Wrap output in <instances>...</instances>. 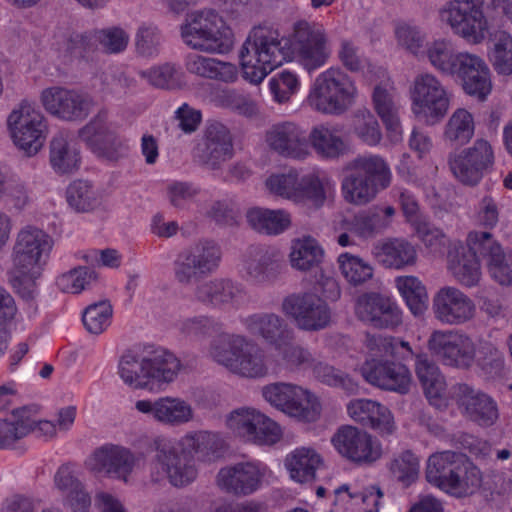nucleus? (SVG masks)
<instances>
[{
	"instance_id": "nucleus-21",
	"label": "nucleus",
	"mask_w": 512,
	"mask_h": 512,
	"mask_svg": "<svg viewBox=\"0 0 512 512\" xmlns=\"http://www.w3.org/2000/svg\"><path fill=\"white\" fill-rule=\"evenodd\" d=\"M86 467L96 473L129 483L140 470V458L128 449L105 446L96 450L87 460Z\"/></svg>"
},
{
	"instance_id": "nucleus-6",
	"label": "nucleus",
	"mask_w": 512,
	"mask_h": 512,
	"mask_svg": "<svg viewBox=\"0 0 512 512\" xmlns=\"http://www.w3.org/2000/svg\"><path fill=\"white\" fill-rule=\"evenodd\" d=\"M340 296L341 287L337 279L321 269L313 289L287 295L282 301L281 310L297 328L318 331L328 327L332 320L327 302H335Z\"/></svg>"
},
{
	"instance_id": "nucleus-17",
	"label": "nucleus",
	"mask_w": 512,
	"mask_h": 512,
	"mask_svg": "<svg viewBox=\"0 0 512 512\" xmlns=\"http://www.w3.org/2000/svg\"><path fill=\"white\" fill-rule=\"evenodd\" d=\"M335 451L346 460L369 465L382 456V445L369 432L353 425H343L331 437Z\"/></svg>"
},
{
	"instance_id": "nucleus-7",
	"label": "nucleus",
	"mask_w": 512,
	"mask_h": 512,
	"mask_svg": "<svg viewBox=\"0 0 512 512\" xmlns=\"http://www.w3.org/2000/svg\"><path fill=\"white\" fill-rule=\"evenodd\" d=\"M209 357L230 373L249 379L264 378L279 370L277 355L254 347L246 337L223 335L213 341Z\"/></svg>"
},
{
	"instance_id": "nucleus-35",
	"label": "nucleus",
	"mask_w": 512,
	"mask_h": 512,
	"mask_svg": "<svg viewBox=\"0 0 512 512\" xmlns=\"http://www.w3.org/2000/svg\"><path fill=\"white\" fill-rule=\"evenodd\" d=\"M476 125V117L472 111L463 107L456 108L443 126L444 143L455 148L465 146L474 138Z\"/></svg>"
},
{
	"instance_id": "nucleus-4",
	"label": "nucleus",
	"mask_w": 512,
	"mask_h": 512,
	"mask_svg": "<svg viewBox=\"0 0 512 512\" xmlns=\"http://www.w3.org/2000/svg\"><path fill=\"white\" fill-rule=\"evenodd\" d=\"M427 347L432 356L449 366H477L489 374L503 366L502 357L492 344L474 340L460 330H434Z\"/></svg>"
},
{
	"instance_id": "nucleus-24",
	"label": "nucleus",
	"mask_w": 512,
	"mask_h": 512,
	"mask_svg": "<svg viewBox=\"0 0 512 512\" xmlns=\"http://www.w3.org/2000/svg\"><path fill=\"white\" fill-rule=\"evenodd\" d=\"M458 62L459 67L454 75L460 80L463 91L479 101H485L493 89L491 71L485 60L476 54L461 52Z\"/></svg>"
},
{
	"instance_id": "nucleus-41",
	"label": "nucleus",
	"mask_w": 512,
	"mask_h": 512,
	"mask_svg": "<svg viewBox=\"0 0 512 512\" xmlns=\"http://www.w3.org/2000/svg\"><path fill=\"white\" fill-rule=\"evenodd\" d=\"M462 460V454L452 451L432 454L426 465L427 481L444 492L458 493L457 488L448 482V477H450V471L458 468Z\"/></svg>"
},
{
	"instance_id": "nucleus-2",
	"label": "nucleus",
	"mask_w": 512,
	"mask_h": 512,
	"mask_svg": "<svg viewBox=\"0 0 512 512\" xmlns=\"http://www.w3.org/2000/svg\"><path fill=\"white\" fill-rule=\"evenodd\" d=\"M156 458L150 465V476L154 482L165 479L175 487L192 483L198 474L195 460L212 463L224 456L226 444L223 437L207 430L186 432L175 446H170L165 437L153 440Z\"/></svg>"
},
{
	"instance_id": "nucleus-20",
	"label": "nucleus",
	"mask_w": 512,
	"mask_h": 512,
	"mask_svg": "<svg viewBox=\"0 0 512 512\" xmlns=\"http://www.w3.org/2000/svg\"><path fill=\"white\" fill-rule=\"evenodd\" d=\"M383 505L384 493L379 486L362 487L352 480L334 488L328 512H380Z\"/></svg>"
},
{
	"instance_id": "nucleus-34",
	"label": "nucleus",
	"mask_w": 512,
	"mask_h": 512,
	"mask_svg": "<svg viewBox=\"0 0 512 512\" xmlns=\"http://www.w3.org/2000/svg\"><path fill=\"white\" fill-rule=\"evenodd\" d=\"M79 138L97 155L106 156L116 142L108 113L100 111L79 131Z\"/></svg>"
},
{
	"instance_id": "nucleus-42",
	"label": "nucleus",
	"mask_w": 512,
	"mask_h": 512,
	"mask_svg": "<svg viewBox=\"0 0 512 512\" xmlns=\"http://www.w3.org/2000/svg\"><path fill=\"white\" fill-rule=\"evenodd\" d=\"M369 80L374 78L379 80L376 84L373 94V107L379 117L398 113L395 102V87L393 81L382 67H369L365 76Z\"/></svg>"
},
{
	"instance_id": "nucleus-49",
	"label": "nucleus",
	"mask_w": 512,
	"mask_h": 512,
	"mask_svg": "<svg viewBox=\"0 0 512 512\" xmlns=\"http://www.w3.org/2000/svg\"><path fill=\"white\" fill-rule=\"evenodd\" d=\"M239 474L241 495L247 496L261 489L273 478V472L269 466L256 459L239 461Z\"/></svg>"
},
{
	"instance_id": "nucleus-58",
	"label": "nucleus",
	"mask_w": 512,
	"mask_h": 512,
	"mask_svg": "<svg viewBox=\"0 0 512 512\" xmlns=\"http://www.w3.org/2000/svg\"><path fill=\"white\" fill-rule=\"evenodd\" d=\"M389 469L395 479L408 486L418 478L420 460L411 451H402L394 456Z\"/></svg>"
},
{
	"instance_id": "nucleus-19",
	"label": "nucleus",
	"mask_w": 512,
	"mask_h": 512,
	"mask_svg": "<svg viewBox=\"0 0 512 512\" xmlns=\"http://www.w3.org/2000/svg\"><path fill=\"white\" fill-rule=\"evenodd\" d=\"M246 329L253 335L262 337L283 355L288 365H300L308 360V352L300 347L290 346L285 339L284 320L276 314L252 315L245 319Z\"/></svg>"
},
{
	"instance_id": "nucleus-32",
	"label": "nucleus",
	"mask_w": 512,
	"mask_h": 512,
	"mask_svg": "<svg viewBox=\"0 0 512 512\" xmlns=\"http://www.w3.org/2000/svg\"><path fill=\"white\" fill-rule=\"evenodd\" d=\"M374 258L388 268L402 269L416 263L417 251L404 238H388L378 241L373 249Z\"/></svg>"
},
{
	"instance_id": "nucleus-30",
	"label": "nucleus",
	"mask_w": 512,
	"mask_h": 512,
	"mask_svg": "<svg viewBox=\"0 0 512 512\" xmlns=\"http://www.w3.org/2000/svg\"><path fill=\"white\" fill-rule=\"evenodd\" d=\"M323 465V456L312 446L296 447L283 459V466L289 479L297 484L315 481L317 472Z\"/></svg>"
},
{
	"instance_id": "nucleus-60",
	"label": "nucleus",
	"mask_w": 512,
	"mask_h": 512,
	"mask_svg": "<svg viewBox=\"0 0 512 512\" xmlns=\"http://www.w3.org/2000/svg\"><path fill=\"white\" fill-rule=\"evenodd\" d=\"M211 101L220 107L228 108L245 116L256 112L253 101L234 89H221L211 95Z\"/></svg>"
},
{
	"instance_id": "nucleus-25",
	"label": "nucleus",
	"mask_w": 512,
	"mask_h": 512,
	"mask_svg": "<svg viewBox=\"0 0 512 512\" xmlns=\"http://www.w3.org/2000/svg\"><path fill=\"white\" fill-rule=\"evenodd\" d=\"M266 145L277 154L295 160L309 157V144L303 129L293 122L272 125L265 134Z\"/></svg>"
},
{
	"instance_id": "nucleus-46",
	"label": "nucleus",
	"mask_w": 512,
	"mask_h": 512,
	"mask_svg": "<svg viewBox=\"0 0 512 512\" xmlns=\"http://www.w3.org/2000/svg\"><path fill=\"white\" fill-rule=\"evenodd\" d=\"M66 201L76 212H90L100 206L102 195L98 187L84 179L72 181L66 188Z\"/></svg>"
},
{
	"instance_id": "nucleus-43",
	"label": "nucleus",
	"mask_w": 512,
	"mask_h": 512,
	"mask_svg": "<svg viewBox=\"0 0 512 512\" xmlns=\"http://www.w3.org/2000/svg\"><path fill=\"white\" fill-rule=\"evenodd\" d=\"M263 412L253 407L232 410L225 419L227 430L245 443H251L260 428Z\"/></svg>"
},
{
	"instance_id": "nucleus-33",
	"label": "nucleus",
	"mask_w": 512,
	"mask_h": 512,
	"mask_svg": "<svg viewBox=\"0 0 512 512\" xmlns=\"http://www.w3.org/2000/svg\"><path fill=\"white\" fill-rule=\"evenodd\" d=\"M80 149L74 139L59 134L53 137L49 147V163L58 175H70L80 169Z\"/></svg>"
},
{
	"instance_id": "nucleus-13",
	"label": "nucleus",
	"mask_w": 512,
	"mask_h": 512,
	"mask_svg": "<svg viewBox=\"0 0 512 512\" xmlns=\"http://www.w3.org/2000/svg\"><path fill=\"white\" fill-rule=\"evenodd\" d=\"M484 7L487 8V0H447L438 9V20L453 35L478 45L490 33Z\"/></svg>"
},
{
	"instance_id": "nucleus-18",
	"label": "nucleus",
	"mask_w": 512,
	"mask_h": 512,
	"mask_svg": "<svg viewBox=\"0 0 512 512\" xmlns=\"http://www.w3.org/2000/svg\"><path fill=\"white\" fill-rule=\"evenodd\" d=\"M39 101L49 115L68 122L85 119L93 107V100L90 96L61 85L42 89Z\"/></svg>"
},
{
	"instance_id": "nucleus-8",
	"label": "nucleus",
	"mask_w": 512,
	"mask_h": 512,
	"mask_svg": "<svg viewBox=\"0 0 512 512\" xmlns=\"http://www.w3.org/2000/svg\"><path fill=\"white\" fill-rule=\"evenodd\" d=\"M180 370L177 357L163 349L148 355L124 354L119 360L117 374L133 390L153 392L172 382Z\"/></svg>"
},
{
	"instance_id": "nucleus-15",
	"label": "nucleus",
	"mask_w": 512,
	"mask_h": 512,
	"mask_svg": "<svg viewBox=\"0 0 512 512\" xmlns=\"http://www.w3.org/2000/svg\"><path fill=\"white\" fill-rule=\"evenodd\" d=\"M410 108L424 124L432 126L446 115L450 99L441 81L431 73H420L409 88Z\"/></svg>"
},
{
	"instance_id": "nucleus-59",
	"label": "nucleus",
	"mask_w": 512,
	"mask_h": 512,
	"mask_svg": "<svg viewBox=\"0 0 512 512\" xmlns=\"http://www.w3.org/2000/svg\"><path fill=\"white\" fill-rule=\"evenodd\" d=\"M313 375L322 383L331 387H339L348 394H354L358 392L359 385L357 381H355L349 375L336 370L334 367L328 364H315L313 367Z\"/></svg>"
},
{
	"instance_id": "nucleus-23",
	"label": "nucleus",
	"mask_w": 512,
	"mask_h": 512,
	"mask_svg": "<svg viewBox=\"0 0 512 512\" xmlns=\"http://www.w3.org/2000/svg\"><path fill=\"white\" fill-rule=\"evenodd\" d=\"M135 409L163 425L180 426L195 419V410L192 404L179 396L141 399L135 402Z\"/></svg>"
},
{
	"instance_id": "nucleus-10",
	"label": "nucleus",
	"mask_w": 512,
	"mask_h": 512,
	"mask_svg": "<svg viewBox=\"0 0 512 512\" xmlns=\"http://www.w3.org/2000/svg\"><path fill=\"white\" fill-rule=\"evenodd\" d=\"M357 97L358 88L352 77L339 67H330L315 78L306 101L320 114L340 116L355 104Z\"/></svg>"
},
{
	"instance_id": "nucleus-14",
	"label": "nucleus",
	"mask_w": 512,
	"mask_h": 512,
	"mask_svg": "<svg viewBox=\"0 0 512 512\" xmlns=\"http://www.w3.org/2000/svg\"><path fill=\"white\" fill-rule=\"evenodd\" d=\"M6 124L12 143L26 156H35L43 149L49 128L35 103L21 101L9 113Z\"/></svg>"
},
{
	"instance_id": "nucleus-57",
	"label": "nucleus",
	"mask_w": 512,
	"mask_h": 512,
	"mask_svg": "<svg viewBox=\"0 0 512 512\" xmlns=\"http://www.w3.org/2000/svg\"><path fill=\"white\" fill-rule=\"evenodd\" d=\"M113 307L109 301H100L89 305L83 313V324L91 334H101L111 324Z\"/></svg>"
},
{
	"instance_id": "nucleus-27",
	"label": "nucleus",
	"mask_w": 512,
	"mask_h": 512,
	"mask_svg": "<svg viewBox=\"0 0 512 512\" xmlns=\"http://www.w3.org/2000/svg\"><path fill=\"white\" fill-rule=\"evenodd\" d=\"M487 245L473 248L467 237V244L454 245L447 258V267L452 276L462 285L475 286L481 278V266L477 254L487 259Z\"/></svg>"
},
{
	"instance_id": "nucleus-52",
	"label": "nucleus",
	"mask_w": 512,
	"mask_h": 512,
	"mask_svg": "<svg viewBox=\"0 0 512 512\" xmlns=\"http://www.w3.org/2000/svg\"><path fill=\"white\" fill-rule=\"evenodd\" d=\"M337 264L341 275L350 285H361L373 277L372 265L357 255L341 253L337 258Z\"/></svg>"
},
{
	"instance_id": "nucleus-9",
	"label": "nucleus",
	"mask_w": 512,
	"mask_h": 512,
	"mask_svg": "<svg viewBox=\"0 0 512 512\" xmlns=\"http://www.w3.org/2000/svg\"><path fill=\"white\" fill-rule=\"evenodd\" d=\"M264 187L273 197L314 208L323 206L336 191L335 182L326 174L312 172L300 176L294 169L270 174Z\"/></svg>"
},
{
	"instance_id": "nucleus-36",
	"label": "nucleus",
	"mask_w": 512,
	"mask_h": 512,
	"mask_svg": "<svg viewBox=\"0 0 512 512\" xmlns=\"http://www.w3.org/2000/svg\"><path fill=\"white\" fill-rule=\"evenodd\" d=\"M415 370L429 403L438 408L445 406L448 399L447 386L439 368L425 356L418 355Z\"/></svg>"
},
{
	"instance_id": "nucleus-11",
	"label": "nucleus",
	"mask_w": 512,
	"mask_h": 512,
	"mask_svg": "<svg viewBox=\"0 0 512 512\" xmlns=\"http://www.w3.org/2000/svg\"><path fill=\"white\" fill-rule=\"evenodd\" d=\"M180 32L189 48L209 54H226L235 43L231 27L213 9L188 14Z\"/></svg>"
},
{
	"instance_id": "nucleus-16",
	"label": "nucleus",
	"mask_w": 512,
	"mask_h": 512,
	"mask_svg": "<svg viewBox=\"0 0 512 512\" xmlns=\"http://www.w3.org/2000/svg\"><path fill=\"white\" fill-rule=\"evenodd\" d=\"M495 161L492 144L485 138H477L472 145L450 152L448 166L453 176L463 184L475 185Z\"/></svg>"
},
{
	"instance_id": "nucleus-53",
	"label": "nucleus",
	"mask_w": 512,
	"mask_h": 512,
	"mask_svg": "<svg viewBox=\"0 0 512 512\" xmlns=\"http://www.w3.org/2000/svg\"><path fill=\"white\" fill-rule=\"evenodd\" d=\"M97 272L86 266H78L60 274L55 281L59 291L79 295L97 280Z\"/></svg>"
},
{
	"instance_id": "nucleus-44",
	"label": "nucleus",
	"mask_w": 512,
	"mask_h": 512,
	"mask_svg": "<svg viewBox=\"0 0 512 512\" xmlns=\"http://www.w3.org/2000/svg\"><path fill=\"white\" fill-rule=\"evenodd\" d=\"M401 205L407 221L427 247L435 248L438 244H442L443 233L439 229L429 226L419 213L418 204L411 194L406 192L401 194Z\"/></svg>"
},
{
	"instance_id": "nucleus-29",
	"label": "nucleus",
	"mask_w": 512,
	"mask_h": 512,
	"mask_svg": "<svg viewBox=\"0 0 512 512\" xmlns=\"http://www.w3.org/2000/svg\"><path fill=\"white\" fill-rule=\"evenodd\" d=\"M194 154L211 168H216L229 160L233 155V145L227 128L221 124L209 126L205 137L197 144Z\"/></svg>"
},
{
	"instance_id": "nucleus-64",
	"label": "nucleus",
	"mask_w": 512,
	"mask_h": 512,
	"mask_svg": "<svg viewBox=\"0 0 512 512\" xmlns=\"http://www.w3.org/2000/svg\"><path fill=\"white\" fill-rule=\"evenodd\" d=\"M261 426L255 434L250 444L260 447H272L280 443L283 439V428L273 418L263 413Z\"/></svg>"
},
{
	"instance_id": "nucleus-63",
	"label": "nucleus",
	"mask_w": 512,
	"mask_h": 512,
	"mask_svg": "<svg viewBox=\"0 0 512 512\" xmlns=\"http://www.w3.org/2000/svg\"><path fill=\"white\" fill-rule=\"evenodd\" d=\"M367 427L381 436L394 434L397 430V422L393 411L387 405L376 401Z\"/></svg>"
},
{
	"instance_id": "nucleus-1",
	"label": "nucleus",
	"mask_w": 512,
	"mask_h": 512,
	"mask_svg": "<svg viewBox=\"0 0 512 512\" xmlns=\"http://www.w3.org/2000/svg\"><path fill=\"white\" fill-rule=\"evenodd\" d=\"M332 53L322 25L300 20L284 37L273 27H254L238 52L241 75L258 85L283 63L296 62L312 72L324 66Z\"/></svg>"
},
{
	"instance_id": "nucleus-39",
	"label": "nucleus",
	"mask_w": 512,
	"mask_h": 512,
	"mask_svg": "<svg viewBox=\"0 0 512 512\" xmlns=\"http://www.w3.org/2000/svg\"><path fill=\"white\" fill-rule=\"evenodd\" d=\"M56 487L66 494L64 506L70 511H83L92 504L89 493L78 480L75 469L61 466L55 475Z\"/></svg>"
},
{
	"instance_id": "nucleus-61",
	"label": "nucleus",
	"mask_w": 512,
	"mask_h": 512,
	"mask_svg": "<svg viewBox=\"0 0 512 512\" xmlns=\"http://www.w3.org/2000/svg\"><path fill=\"white\" fill-rule=\"evenodd\" d=\"M181 75L174 65L169 63L154 65L140 72L144 80L158 88H173L180 85Z\"/></svg>"
},
{
	"instance_id": "nucleus-12",
	"label": "nucleus",
	"mask_w": 512,
	"mask_h": 512,
	"mask_svg": "<svg viewBox=\"0 0 512 512\" xmlns=\"http://www.w3.org/2000/svg\"><path fill=\"white\" fill-rule=\"evenodd\" d=\"M349 169L350 172L342 180L341 193L345 201L352 204H366L391 180L388 165L376 155L357 157L350 163Z\"/></svg>"
},
{
	"instance_id": "nucleus-3",
	"label": "nucleus",
	"mask_w": 512,
	"mask_h": 512,
	"mask_svg": "<svg viewBox=\"0 0 512 512\" xmlns=\"http://www.w3.org/2000/svg\"><path fill=\"white\" fill-rule=\"evenodd\" d=\"M366 355L362 364L350 365L360 372L370 385L384 391L407 394L413 383L412 374L402 363L389 358L407 361L415 353L404 340L391 336H368L365 342Z\"/></svg>"
},
{
	"instance_id": "nucleus-54",
	"label": "nucleus",
	"mask_w": 512,
	"mask_h": 512,
	"mask_svg": "<svg viewBox=\"0 0 512 512\" xmlns=\"http://www.w3.org/2000/svg\"><path fill=\"white\" fill-rule=\"evenodd\" d=\"M488 59L498 75H512V35L498 34L488 49Z\"/></svg>"
},
{
	"instance_id": "nucleus-50",
	"label": "nucleus",
	"mask_w": 512,
	"mask_h": 512,
	"mask_svg": "<svg viewBox=\"0 0 512 512\" xmlns=\"http://www.w3.org/2000/svg\"><path fill=\"white\" fill-rule=\"evenodd\" d=\"M387 225L380 218L377 211H365L354 217L353 221H349L345 217L335 219V228L339 230H348L350 233L360 238H368L374 233Z\"/></svg>"
},
{
	"instance_id": "nucleus-62",
	"label": "nucleus",
	"mask_w": 512,
	"mask_h": 512,
	"mask_svg": "<svg viewBox=\"0 0 512 512\" xmlns=\"http://www.w3.org/2000/svg\"><path fill=\"white\" fill-rule=\"evenodd\" d=\"M353 133L369 146H377L383 139L379 123L370 112H363L355 116Z\"/></svg>"
},
{
	"instance_id": "nucleus-22",
	"label": "nucleus",
	"mask_w": 512,
	"mask_h": 512,
	"mask_svg": "<svg viewBox=\"0 0 512 512\" xmlns=\"http://www.w3.org/2000/svg\"><path fill=\"white\" fill-rule=\"evenodd\" d=\"M432 311L443 324L462 325L476 314V305L462 290L454 286L439 288L432 298Z\"/></svg>"
},
{
	"instance_id": "nucleus-47",
	"label": "nucleus",
	"mask_w": 512,
	"mask_h": 512,
	"mask_svg": "<svg viewBox=\"0 0 512 512\" xmlns=\"http://www.w3.org/2000/svg\"><path fill=\"white\" fill-rule=\"evenodd\" d=\"M395 286L410 312L422 316L428 309V292L422 281L412 275L399 276Z\"/></svg>"
},
{
	"instance_id": "nucleus-37",
	"label": "nucleus",
	"mask_w": 512,
	"mask_h": 512,
	"mask_svg": "<svg viewBox=\"0 0 512 512\" xmlns=\"http://www.w3.org/2000/svg\"><path fill=\"white\" fill-rule=\"evenodd\" d=\"M221 259L220 248L214 242L206 241L193 247L185 261L178 264L176 273L180 280H185L191 274L205 273L215 269Z\"/></svg>"
},
{
	"instance_id": "nucleus-56",
	"label": "nucleus",
	"mask_w": 512,
	"mask_h": 512,
	"mask_svg": "<svg viewBox=\"0 0 512 512\" xmlns=\"http://www.w3.org/2000/svg\"><path fill=\"white\" fill-rule=\"evenodd\" d=\"M394 35L397 44L415 56L424 55L425 32L410 22L395 23Z\"/></svg>"
},
{
	"instance_id": "nucleus-5",
	"label": "nucleus",
	"mask_w": 512,
	"mask_h": 512,
	"mask_svg": "<svg viewBox=\"0 0 512 512\" xmlns=\"http://www.w3.org/2000/svg\"><path fill=\"white\" fill-rule=\"evenodd\" d=\"M53 243L46 231L34 225L17 232L10 255L9 282L23 297L34 293L35 281L48 261Z\"/></svg>"
},
{
	"instance_id": "nucleus-51",
	"label": "nucleus",
	"mask_w": 512,
	"mask_h": 512,
	"mask_svg": "<svg viewBox=\"0 0 512 512\" xmlns=\"http://www.w3.org/2000/svg\"><path fill=\"white\" fill-rule=\"evenodd\" d=\"M461 52L455 53L450 41L437 39L427 45L424 55L430 64L437 70L447 75H454L459 67L458 56Z\"/></svg>"
},
{
	"instance_id": "nucleus-26",
	"label": "nucleus",
	"mask_w": 512,
	"mask_h": 512,
	"mask_svg": "<svg viewBox=\"0 0 512 512\" xmlns=\"http://www.w3.org/2000/svg\"><path fill=\"white\" fill-rule=\"evenodd\" d=\"M454 397L462 414L480 426L488 427L498 419V408L487 394L466 384L455 387Z\"/></svg>"
},
{
	"instance_id": "nucleus-40",
	"label": "nucleus",
	"mask_w": 512,
	"mask_h": 512,
	"mask_svg": "<svg viewBox=\"0 0 512 512\" xmlns=\"http://www.w3.org/2000/svg\"><path fill=\"white\" fill-rule=\"evenodd\" d=\"M246 220L252 229L266 235L282 234L292 224L291 214L287 210L264 207L248 209Z\"/></svg>"
},
{
	"instance_id": "nucleus-38",
	"label": "nucleus",
	"mask_w": 512,
	"mask_h": 512,
	"mask_svg": "<svg viewBox=\"0 0 512 512\" xmlns=\"http://www.w3.org/2000/svg\"><path fill=\"white\" fill-rule=\"evenodd\" d=\"M324 258V248L314 237L305 235L291 241L288 259L293 269L308 272L320 267Z\"/></svg>"
},
{
	"instance_id": "nucleus-28",
	"label": "nucleus",
	"mask_w": 512,
	"mask_h": 512,
	"mask_svg": "<svg viewBox=\"0 0 512 512\" xmlns=\"http://www.w3.org/2000/svg\"><path fill=\"white\" fill-rule=\"evenodd\" d=\"M469 243L473 248L487 245V266L490 275L501 285L512 284V251L504 252L489 232L469 233Z\"/></svg>"
},
{
	"instance_id": "nucleus-31",
	"label": "nucleus",
	"mask_w": 512,
	"mask_h": 512,
	"mask_svg": "<svg viewBox=\"0 0 512 512\" xmlns=\"http://www.w3.org/2000/svg\"><path fill=\"white\" fill-rule=\"evenodd\" d=\"M309 156L313 150L321 159H337L348 151V145L343 138L338 125L322 123L315 125L307 137Z\"/></svg>"
},
{
	"instance_id": "nucleus-45",
	"label": "nucleus",
	"mask_w": 512,
	"mask_h": 512,
	"mask_svg": "<svg viewBox=\"0 0 512 512\" xmlns=\"http://www.w3.org/2000/svg\"><path fill=\"white\" fill-rule=\"evenodd\" d=\"M33 421V411L29 409H16L0 419V449L9 448L26 437L32 429Z\"/></svg>"
},
{
	"instance_id": "nucleus-55",
	"label": "nucleus",
	"mask_w": 512,
	"mask_h": 512,
	"mask_svg": "<svg viewBox=\"0 0 512 512\" xmlns=\"http://www.w3.org/2000/svg\"><path fill=\"white\" fill-rule=\"evenodd\" d=\"M301 86L299 75L288 69L276 73L268 81L272 99L278 104L289 102L300 91Z\"/></svg>"
},
{
	"instance_id": "nucleus-48",
	"label": "nucleus",
	"mask_w": 512,
	"mask_h": 512,
	"mask_svg": "<svg viewBox=\"0 0 512 512\" xmlns=\"http://www.w3.org/2000/svg\"><path fill=\"white\" fill-rule=\"evenodd\" d=\"M448 482L455 488L458 493L446 492L454 497H466L477 492L482 485V474L478 467L470 462L464 455L458 468L450 471Z\"/></svg>"
}]
</instances>
